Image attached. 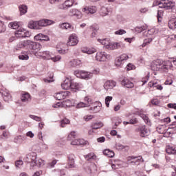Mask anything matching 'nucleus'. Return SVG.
Segmentation results:
<instances>
[{"label": "nucleus", "mask_w": 176, "mask_h": 176, "mask_svg": "<svg viewBox=\"0 0 176 176\" xmlns=\"http://www.w3.org/2000/svg\"><path fill=\"white\" fill-rule=\"evenodd\" d=\"M176 65V58H173L170 60H163L157 59L151 63V68L152 71H160L161 72H168L169 69L173 68V63Z\"/></svg>", "instance_id": "f257e3e1"}, {"label": "nucleus", "mask_w": 176, "mask_h": 176, "mask_svg": "<svg viewBox=\"0 0 176 176\" xmlns=\"http://www.w3.org/2000/svg\"><path fill=\"white\" fill-rule=\"evenodd\" d=\"M52 24H54V21L50 19L30 21L28 23V28H30V30H42L43 27H47V25H52Z\"/></svg>", "instance_id": "f03ea898"}, {"label": "nucleus", "mask_w": 176, "mask_h": 176, "mask_svg": "<svg viewBox=\"0 0 176 176\" xmlns=\"http://www.w3.org/2000/svg\"><path fill=\"white\" fill-rule=\"evenodd\" d=\"M159 8L166 9V10H172L173 13L176 12L175 2L168 0H162L158 3Z\"/></svg>", "instance_id": "7ed1b4c3"}, {"label": "nucleus", "mask_w": 176, "mask_h": 176, "mask_svg": "<svg viewBox=\"0 0 176 176\" xmlns=\"http://www.w3.org/2000/svg\"><path fill=\"white\" fill-rule=\"evenodd\" d=\"M25 163H30L31 167L36 166V153H30L23 158Z\"/></svg>", "instance_id": "20e7f679"}, {"label": "nucleus", "mask_w": 176, "mask_h": 176, "mask_svg": "<svg viewBox=\"0 0 176 176\" xmlns=\"http://www.w3.org/2000/svg\"><path fill=\"white\" fill-rule=\"evenodd\" d=\"M135 131L138 133L139 135L142 138H145V137H148V135L151 134V131L145 125L138 126V128L135 129Z\"/></svg>", "instance_id": "39448f33"}, {"label": "nucleus", "mask_w": 176, "mask_h": 176, "mask_svg": "<svg viewBox=\"0 0 176 176\" xmlns=\"http://www.w3.org/2000/svg\"><path fill=\"white\" fill-rule=\"evenodd\" d=\"M74 75L77 78H81V79H91V78H93V74L91 72H87L80 70L75 71Z\"/></svg>", "instance_id": "423d86ee"}, {"label": "nucleus", "mask_w": 176, "mask_h": 176, "mask_svg": "<svg viewBox=\"0 0 176 176\" xmlns=\"http://www.w3.org/2000/svg\"><path fill=\"white\" fill-rule=\"evenodd\" d=\"M112 56L107 54L105 52H99L96 53V61H107V60H111Z\"/></svg>", "instance_id": "0eeeda50"}, {"label": "nucleus", "mask_w": 176, "mask_h": 176, "mask_svg": "<svg viewBox=\"0 0 176 176\" xmlns=\"http://www.w3.org/2000/svg\"><path fill=\"white\" fill-rule=\"evenodd\" d=\"M15 36L16 38H30L31 33L25 29L21 28L15 32Z\"/></svg>", "instance_id": "6e6552de"}, {"label": "nucleus", "mask_w": 176, "mask_h": 176, "mask_svg": "<svg viewBox=\"0 0 176 176\" xmlns=\"http://www.w3.org/2000/svg\"><path fill=\"white\" fill-rule=\"evenodd\" d=\"M128 162H130L132 166H138L140 165V163H144V159L142 156H132L128 157Z\"/></svg>", "instance_id": "1a4fd4ad"}, {"label": "nucleus", "mask_w": 176, "mask_h": 176, "mask_svg": "<svg viewBox=\"0 0 176 176\" xmlns=\"http://www.w3.org/2000/svg\"><path fill=\"white\" fill-rule=\"evenodd\" d=\"M41 49H42L41 43L28 40V50H40Z\"/></svg>", "instance_id": "9d476101"}, {"label": "nucleus", "mask_w": 176, "mask_h": 176, "mask_svg": "<svg viewBox=\"0 0 176 176\" xmlns=\"http://www.w3.org/2000/svg\"><path fill=\"white\" fill-rule=\"evenodd\" d=\"M69 94H71V92H69V91L58 92L54 95V98H56V100L61 101V100H65V98H67V97H68Z\"/></svg>", "instance_id": "9b49d317"}, {"label": "nucleus", "mask_w": 176, "mask_h": 176, "mask_svg": "<svg viewBox=\"0 0 176 176\" xmlns=\"http://www.w3.org/2000/svg\"><path fill=\"white\" fill-rule=\"evenodd\" d=\"M85 102H80L76 105V108H85L86 107H90L91 104H93V100H91V98L86 96L85 98Z\"/></svg>", "instance_id": "f8f14e48"}, {"label": "nucleus", "mask_w": 176, "mask_h": 176, "mask_svg": "<svg viewBox=\"0 0 176 176\" xmlns=\"http://www.w3.org/2000/svg\"><path fill=\"white\" fill-rule=\"evenodd\" d=\"M79 43V40H78V36L75 34H72L69 37V41L67 43V46H76Z\"/></svg>", "instance_id": "ddd939ff"}, {"label": "nucleus", "mask_w": 176, "mask_h": 176, "mask_svg": "<svg viewBox=\"0 0 176 176\" xmlns=\"http://www.w3.org/2000/svg\"><path fill=\"white\" fill-rule=\"evenodd\" d=\"M69 16L72 17H76L77 19H82V12L76 8H72L69 10Z\"/></svg>", "instance_id": "4468645a"}, {"label": "nucleus", "mask_w": 176, "mask_h": 176, "mask_svg": "<svg viewBox=\"0 0 176 176\" xmlns=\"http://www.w3.org/2000/svg\"><path fill=\"white\" fill-rule=\"evenodd\" d=\"M37 56L42 57L43 60H51L53 54L49 51H44L38 52Z\"/></svg>", "instance_id": "2eb2a0df"}, {"label": "nucleus", "mask_w": 176, "mask_h": 176, "mask_svg": "<svg viewBox=\"0 0 176 176\" xmlns=\"http://www.w3.org/2000/svg\"><path fill=\"white\" fill-rule=\"evenodd\" d=\"M68 164L66 166V168H74L75 167V155L74 154H69L67 156Z\"/></svg>", "instance_id": "dca6fc26"}, {"label": "nucleus", "mask_w": 176, "mask_h": 176, "mask_svg": "<svg viewBox=\"0 0 176 176\" xmlns=\"http://www.w3.org/2000/svg\"><path fill=\"white\" fill-rule=\"evenodd\" d=\"M82 89H83V85L82 83L72 81V88H71L72 91H74V93H76V91L82 90Z\"/></svg>", "instance_id": "f3484780"}, {"label": "nucleus", "mask_w": 176, "mask_h": 176, "mask_svg": "<svg viewBox=\"0 0 176 176\" xmlns=\"http://www.w3.org/2000/svg\"><path fill=\"white\" fill-rule=\"evenodd\" d=\"M21 101L28 104L31 101V95L28 92H22L21 94Z\"/></svg>", "instance_id": "a211bd4d"}, {"label": "nucleus", "mask_w": 176, "mask_h": 176, "mask_svg": "<svg viewBox=\"0 0 176 176\" xmlns=\"http://www.w3.org/2000/svg\"><path fill=\"white\" fill-rule=\"evenodd\" d=\"M82 12L86 13V14H94L97 12V8L96 6H89L82 8Z\"/></svg>", "instance_id": "6ab92c4d"}, {"label": "nucleus", "mask_w": 176, "mask_h": 176, "mask_svg": "<svg viewBox=\"0 0 176 176\" xmlns=\"http://www.w3.org/2000/svg\"><path fill=\"white\" fill-rule=\"evenodd\" d=\"M116 86V82L113 80H108L106 81L104 84V90H107L108 91L109 90H111V89H113Z\"/></svg>", "instance_id": "aec40b11"}, {"label": "nucleus", "mask_w": 176, "mask_h": 176, "mask_svg": "<svg viewBox=\"0 0 176 176\" xmlns=\"http://www.w3.org/2000/svg\"><path fill=\"white\" fill-rule=\"evenodd\" d=\"M72 86V81L69 80V78H67L63 81V83L61 84V87L64 90H69L71 89Z\"/></svg>", "instance_id": "412c9836"}, {"label": "nucleus", "mask_w": 176, "mask_h": 176, "mask_svg": "<svg viewBox=\"0 0 176 176\" xmlns=\"http://www.w3.org/2000/svg\"><path fill=\"white\" fill-rule=\"evenodd\" d=\"M122 47V43H109V45H107L108 50H116V49H120Z\"/></svg>", "instance_id": "4be33fe9"}, {"label": "nucleus", "mask_w": 176, "mask_h": 176, "mask_svg": "<svg viewBox=\"0 0 176 176\" xmlns=\"http://www.w3.org/2000/svg\"><path fill=\"white\" fill-rule=\"evenodd\" d=\"M121 85L124 86V87H126V89H132V87H134V84L127 78H124L121 81Z\"/></svg>", "instance_id": "5701e85b"}, {"label": "nucleus", "mask_w": 176, "mask_h": 176, "mask_svg": "<svg viewBox=\"0 0 176 176\" xmlns=\"http://www.w3.org/2000/svg\"><path fill=\"white\" fill-rule=\"evenodd\" d=\"M16 49V50H20V49H27L28 50V40L18 43Z\"/></svg>", "instance_id": "b1692460"}, {"label": "nucleus", "mask_w": 176, "mask_h": 176, "mask_svg": "<svg viewBox=\"0 0 176 176\" xmlns=\"http://www.w3.org/2000/svg\"><path fill=\"white\" fill-rule=\"evenodd\" d=\"M34 39L36 41H45V42H47L50 41V38H49V36L47 35H44L43 34H38L34 36Z\"/></svg>", "instance_id": "393cba45"}, {"label": "nucleus", "mask_w": 176, "mask_h": 176, "mask_svg": "<svg viewBox=\"0 0 176 176\" xmlns=\"http://www.w3.org/2000/svg\"><path fill=\"white\" fill-rule=\"evenodd\" d=\"M81 52L86 54H93L97 52V49L94 47H84L81 50Z\"/></svg>", "instance_id": "a878e982"}, {"label": "nucleus", "mask_w": 176, "mask_h": 176, "mask_svg": "<svg viewBox=\"0 0 176 176\" xmlns=\"http://www.w3.org/2000/svg\"><path fill=\"white\" fill-rule=\"evenodd\" d=\"M59 28H61V30H68V31H72L73 30L72 25L68 23L59 24Z\"/></svg>", "instance_id": "bb28decb"}, {"label": "nucleus", "mask_w": 176, "mask_h": 176, "mask_svg": "<svg viewBox=\"0 0 176 176\" xmlns=\"http://www.w3.org/2000/svg\"><path fill=\"white\" fill-rule=\"evenodd\" d=\"M84 157L87 162H91V160H96L97 156H96L94 153H90L88 155H84Z\"/></svg>", "instance_id": "cd10ccee"}, {"label": "nucleus", "mask_w": 176, "mask_h": 176, "mask_svg": "<svg viewBox=\"0 0 176 176\" xmlns=\"http://www.w3.org/2000/svg\"><path fill=\"white\" fill-rule=\"evenodd\" d=\"M166 152L168 155H176V147L168 146L166 148Z\"/></svg>", "instance_id": "c85d7f7f"}, {"label": "nucleus", "mask_w": 176, "mask_h": 176, "mask_svg": "<svg viewBox=\"0 0 176 176\" xmlns=\"http://www.w3.org/2000/svg\"><path fill=\"white\" fill-rule=\"evenodd\" d=\"M86 141L83 139L74 140L71 142V145H85Z\"/></svg>", "instance_id": "c756f323"}, {"label": "nucleus", "mask_w": 176, "mask_h": 176, "mask_svg": "<svg viewBox=\"0 0 176 176\" xmlns=\"http://www.w3.org/2000/svg\"><path fill=\"white\" fill-rule=\"evenodd\" d=\"M140 118L143 119L144 122L147 124V126H152V122H151V120H149V118L145 115V114H140Z\"/></svg>", "instance_id": "7c9ffc66"}, {"label": "nucleus", "mask_w": 176, "mask_h": 176, "mask_svg": "<svg viewBox=\"0 0 176 176\" xmlns=\"http://www.w3.org/2000/svg\"><path fill=\"white\" fill-rule=\"evenodd\" d=\"M19 9L21 16H23V14H25V13H27V11L28 10V7H27V6L25 5H21L19 6Z\"/></svg>", "instance_id": "2f4dec72"}, {"label": "nucleus", "mask_w": 176, "mask_h": 176, "mask_svg": "<svg viewBox=\"0 0 176 176\" xmlns=\"http://www.w3.org/2000/svg\"><path fill=\"white\" fill-rule=\"evenodd\" d=\"M148 86H150V87H156L157 90H163V86L158 85L157 82H150Z\"/></svg>", "instance_id": "473e14b6"}, {"label": "nucleus", "mask_w": 176, "mask_h": 176, "mask_svg": "<svg viewBox=\"0 0 176 176\" xmlns=\"http://www.w3.org/2000/svg\"><path fill=\"white\" fill-rule=\"evenodd\" d=\"M9 28H12V30H17L19 27H20V22L17 21H14V22H10L8 24Z\"/></svg>", "instance_id": "72a5a7b5"}, {"label": "nucleus", "mask_w": 176, "mask_h": 176, "mask_svg": "<svg viewBox=\"0 0 176 176\" xmlns=\"http://www.w3.org/2000/svg\"><path fill=\"white\" fill-rule=\"evenodd\" d=\"M103 155L107 156V157H113V156H115V153L113 152V151L105 149L103 151Z\"/></svg>", "instance_id": "f704fd0d"}, {"label": "nucleus", "mask_w": 176, "mask_h": 176, "mask_svg": "<svg viewBox=\"0 0 176 176\" xmlns=\"http://www.w3.org/2000/svg\"><path fill=\"white\" fill-rule=\"evenodd\" d=\"M104 126V124L102 122H95L91 124L92 130H98V129H101Z\"/></svg>", "instance_id": "c9c22d12"}, {"label": "nucleus", "mask_w": 176, "mask_h": 176, "mask_svg": "<svg viewBox=\"0 0 176 176\" xmlns=\"http://www.w3.org/2000/svg\"><path fill=\"white\" fill-rule=\"evenodd\" d=\"M65 6H66V9H69V8H72L74 6V3H75V0H66L65 2Z\"/></svg>", "instance_id": "e433bc0d"}, {"label": "nucleus", "mask_w": 176, "mask_h": 176, "mask_svg": "<svg viewBox=\"0 0 176 176\" xmlns=\"http://www.w3.org/2000/svg\"><path fill=\"white\" fill-rule=\"evenodd\" d=\"M168 27L170 30H175L176 28V19H170L168 21Z\"/></svg>", "instance_id": "4c0bfd02"}, {"label": "nucleus", "mask_w": 176, "mask_h": 176, "mask_svg": "<svg viewBox=\"0 0 176 176\" xmlns=\"http://www.w3.org/2000/svg\"><path fill=\"white\" fill-rule=\"evenodd\" d=\"M3 98L6 102H9V101H12V95L8 92H6L3 94Z\"/></svg>", "instance_id": "58836bf2"}, {"label": "nucleus", "mask_w": 176, "mask_h": 176, "mask_svg": "<svg viewBox=\"0 0 176 176\" xmlns=\"http://www.w3.org/2000/svg\"><path fill=\"white\" fill-rule=\"evenodd\" d=\"M116 148L118 151H122V149H124L125 151H129V146H123L120 143H118L116 144Z\"/></svg>", "instance_id": "ea45409f"}, {"label": "nucleus", "mask_w": 176, "mask_h": 176, "mask_svg": "<svg viewBox=\"0 0 176 176\" xmlns=\"http://www.w3.org/2000/svg\"><path fill=\"white\" fill-rule=\"evenodd\" d=\"M98 42H100V43H101V45H103V46H104V47L107 49V46L109 45V41H108V40H107L106 38L104 39H98Z\"/></svg>", "instance_id": "a19ab883"}, {"label": "nucleus", "mask_w": 176, "mask_h": 176, "mask_svg": "<svg viewBox=\"0 0 176 176\" xmlns=\"http://www.w3.org/2000/svg\"><path fill=\"white\" fill-rule=\"evenodd\" d=\"M76 138V132L75 131H72L68 137H67V140L68 141H72L74 140H75V138Z\"/></svg>", "instance_id": "79ce46f5"}, {"label": "nucleus", "mask_w": 176, "mask_h": 176, "mask_svg": "<svg viewBox=\"0 0 176 176\" xmlns=\"http://www.w3.org/2000/svg\"><path fill=\"white\" fill-rule=\"evenodd\" d=\"M108 14V8L105 7H102L100 9V16L104 17V16H107Z\"/></svg>", "instance_id": "37998d69"}, {"label": "nucleus", "mask_w": 176, "mask_h": 176, "mask_svg": "<svg viewBox=\"0 0 176 176\" xmlns=\"http://www.w3.org/2000/svg\"><path fill=\"white\" fill-rule=\"evenodd\" d=\"M54 75L53 73H51L50 74V78H43V80L45 83H52V82H54V80L53 79V77Z\"/></svg>", "instance_id": "c03bdc74"}, {"label": "nucleus", "mask_w": 176, "mask_h": 176, "mask_svg": "<svg viewBox=\"0 0 176 176\" xmlns=\"http://www.w3.org/2000/svg\"><path fill=\"white\" fill-rule=\"evenodd\" d=\"M123 64V60L120 58V56L117 57L115 60V65L116 67H120Z\"/></svg>", "instance_id": "a18cd8bd"}, {"label": "nucleus", "mask_w": 176, "mask_h": 176, "mask_svg": "<svg viewBox=\"0 0 176 176\" xmlns=\"http://www.w3.org/2000/svg\"><path fill=\"white\" fill-rule=\"evenodd\" d=\"M19 60H28L30 58V56H28V53H22L21 55L19 56Z\"/></svg>", "instance_id": "49530a36"}, {"label": "nucleus", "mask_w": 176, "mask_h": 176, "mask_svg": "<svg viewBox=\"0 0 176 176\" xmlns=\"http://www.w3.org/2000/svg\"><path fill=\"white\" fill-rule=\"evenodd\" d=\"M113 98L112 96H107L105 98V104L107 108H109V103L112 101Z\"/></svg>", "instance_id": "de8ad7c7"}, {"label": "nucleus", "mask_w": 176, "mask_h": 176, "mask_svg": "<svg viewBox=\"0 0 176 176\" xmlns=\"http://www.w3.org/2000/svg\"><path fill=\"white\" fill-rule=\"evenodd\" d=\"M153 38H146L144 40V43L142 45V47H145V46H146L148 44H149L151 42H152Z\"/></svg>", "instance_id": "09e8293b"}, {"label": "nucleus", "mask_w": 176, "mask_h": 176, "mask_svg": "<svg viewBox=\"0 0 176 176\" xmlns=\"http://www.w3.org/2000/svg\"><path fill=\"white\" fill-rule=\"evenodd\" d=\"M66 124H69V120L65 118L60 121L61 127H65Z\"/></svg>", "instance_id": "8fccbe9b"}, {"label": "nucleus", "mask_w": 176, "mask_h": 176, "mask_svg": "<svg viewBox=\"0 0 176 176\" xmlns=\"http://www.w3.org/2000/svg\"><path fill=\"white\" fill-rule=\"evenodd\" d=\"M6 31V26L3 23V22L0 21V34H2V32H5Z\"/></svg>", "instance_id": "3c124183"}, {"label": "nucleus", "mask_w": 176, "mask_h": 176, "mask_svg": "<svg viewBox=\"0 0 176 176\" xmlns=\"http://www.w3.org/2000/svg\"><path fill=\"white\" fill-rule=\"evenodd\" d=\"M29 117L30 119H33V120H36V122H42V118H41V117H38L34 115H30Z\"/></svg>", "instance_id": "603ef678"}, {"label": "nucleus", "mask_w": 176, "mask_h": 176, "mask_svg": "<svg viewBox=\"0 0 176 176\" xmlns=\"http://www.w3.org/2000/svg\"><path fill=\"white\" fill-rule=\"evenodd\" d=\"M135 31L140 34V32H142V31H145V26L136 27Z\"/></svg>", "instance_id": "864d4df0"}, {"label": "nucleus", "mask_w": 176, "mask_h": 176, "mask_svg": "<svg viewBox=\"0 0 176 176\" xmlns=\"http://www.w3.org/2000/svg\"><path fill=\"white\" fill-rule=\"evenodd\" d=\"M126 30L123 29H120L115 32V35H124L126 34Z\"/></svg>", "instance_id": "5fc2aeb1"}, {"label": "nucleus", "mask_w": 176, "mask_h": 176, "mask_svg": "<svg viewBox=\"0 0 176 176\" xmlns=\"http://www.w3.org/2000/svg\"><path fill=\"white\" fill-rule=\"evenodd\" d=\"M36 166L37 167H42V166H45V161L43 160H38V161H36Z\"/></svg>", "instance_id": "6e6d98bb"}, {"label": "nucleus", "mask_w": 176, "mask_h": 176, "mask_svg": "<svg viewBox=\"0 0 176 176\" xmlns=\"http://www.w3.org/2000/svg\"><path fill=\"white\" fill-rule=\"evenodd\" d=\"M23 164H24V162L21 160H19L15 162V166L19 168H20L21 166H23Z\"/></svg>", "instance_id": "4d7b16f0"}, {"label": "nucleus", "mask_w": 176, "mask_h": 176, "mask_svg": "<svg viewBox=\"0 0 176 176\" xmlns=\"http://www.w3.org/2000/svg\"><path fill=\"white\" fill-rule=\"evenodd\" d=\"M51 60L52 61H54V63H56V61H60L61 60V56L58 55V56L53 57V55H52Z\"/></svg>", "instance_id": "13d9d810"}, {"label": "nucleus", "mask_w": 176, "mask_h": 176, "mask_svg": "<svg viewBox=\"0 0 176 176\" xmlns=\"http://www.w3.org/2000/svg\"><path fill=\"white\" fill-rule=\"evenodd\" d=\"M119 57L122 60V62L127 60L128 58H130V56H129V55H127L126 54H122Z\"/></svg>", "instance_id": "bf43d9fd"}, {"label": "nucleus", "mask_w": 176, "mask_h": 176, "mask_svg": "<svg viewBox=\"0 0 176 176\" xmlns=\"http://www.w3.org/2000/svg\"><path fill=\"white\" fill-rule=\"evenodd\" d=\"M101 109L100 106H95L94 107H91V111H93L95 113H97V112H99V111Z\"/></svg>", "instance_id": "052dcab7"}, {"label": "nucleus", "mask_w": 176, "mask_h": 176, "mask_svg": "<svg viewBox=\"0 0 176 176\" xmlns=\"http://www.w3.org/2000/svg\"><path fill=\"white\" fill-rule=\"evenodd\" d=\"M74 67H78V65H80L82 64V62L80 60L75 59L72 61Z\"/></svg>", "instance_id": "680f3d73"}, {"label": "nucleus", "mask_w": 176, "mask_h": 176, "mask_svg": "<svg viewBox=\"0 0 176 176\" xmlns=\"http://www.w3.org/2000/svg\"><path fill=\"white\" fill-rule=\"evenodd\" d=\"M126 68V71H131V69H134L135 68V66L131 63H129Z\"/></svg>", "instance_id": "e2e57ef3"}, {"label": "nucleus", "mask_w": 176, "mask_h": 176, "mask_svg": "<svg viewBox=\"0 0 176 176\" xmlns=\"http://www.w3.org/2000/svg\"><path fill=\"white\" fill-rule=\"evenodd\" d=\"M58 8L60 9V10H68L64 3L58 5Z\"/></svg>", "instance_id": "0e129e2a"}, {"label": "nucleus", "mask_w": 176, "mask_h": 176, "mask_svg": "<svg viewBox=\"0 0 176 176\" xmlns=\"http://www.w3.org/2000/svg\"><path fill=\"white\" fill-rule=\"evenodd\" d=\"M137 123H138L137 118L131 119L129 120V124H137Z\"/></svg>", "instance_id": "69168bd1"}, {"label": "nucleus", "mask_w": 176, "mask_h": 176, "mask_svg": "<svg viewBox=\"0 0 176 176\" xmlns=\"http://www.w3.org/2000/svg\"><path fill=\"white\" fill-rule=\"evenodd\" d=\"M58 174L60 176H67V173L64 170H58Z\"/></svg>", "instance_id": "338daca9"}, {"label": "nucleus", "mask_w": 176, "mask_h": 176, "mask_svg": "<svg viewBox=\"0 0 176 176\" xmlns=\"http://www.w3.org/2000/svg\"><path fill=\"white\" fill-rule=\"evenodd\" d=\"M168 108H173V109H176V103H169L168 104Z\"/></svg>", "instance_id": "774afa93"}]
</instances>
